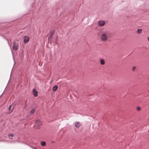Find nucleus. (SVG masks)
I'll list each match as a JSON object with an SVG mask.
<instances>
[{
    "mask_svg": "<svg viewBox=\"0 0 149 149\" xmlns=\"http://www.w3.org/2000/svg\"><path fill=\"white\" fill-rule=\"evenodd\" d=\"M35 112V110L33 109H32L31 110L30 112L31 113L33 114Z\"/></svg>",
    "mask_w": 149,
    "mask_h": 149,
    "instance_id": "obj_15",
    "label": "nucleus"
},
{
    "mask_svg": "<svg viewBox=\"0 0 149 149\" xmlns=\"http://www.w3.org/2000/svg\"><path fill=\"white\" fill-rule=\"evenodd\" d=\"M33 96L35 97H37L38 95V91L35 89L33 90Z\"/></svg>",
    "mask_w": 149,
    "mask_h": 149,
    "instance_id": "obj_6",
    "label": "nucleus"
},
{
    "mask_svg": "<svg viewBox=\"0 0 149 149\" xmlns=\"http://www.w3.org/2000/svg\"><path fill=\"white\" fill-rule=\"evenodd\" d=\"M141 109V107H137V110H138V111H139Z\"/></svg>",
    "mask_w": 149,
    "mask_h": 149,
    "instance_id": "obj_16",
    "label": "nucleus"
},
{
    "mask_svg": "<svg viewBox=\"0 0 149 149\" xmlns=\"http://www.w3.org/2000/svg\"><path fill=\"white\" fill-rule=\"evenodd\" d=\"M42 123L39 119H38L35 122V124L33 126L35 127V128L40 129L42 126Z\"/></svg>",
    "mask_w": 149,
    "mask_h": 149,
    "instance_id": "obj_1",
    "label": "nucleus"
},
{
    "mask_svg": "<svg viewBox=\"0 0 149 149\" xmlns=\"http://www.w3.org/2000/svg\"><path fill=\"white\" fill-rule=\"evenodd\" d=\"M41 145L42 146H45L46 145V143L45 141H42L41 143Z\"/></svg>",
    "mask_w": 149,
    "mask_h": 149,
    "instance_id": "obj_10",
    "label": "nucleus"
},
{
    "mask_svg": "<svg viewBox=\"0 0 149 149\" xmlns=\"http://www.w3.org/2000/svg\"><path fill=\"white\" fill-rule=\"evenodd\" d=\"M148 41L149 42V36L148 38Z\"/></svg>",
    "mask_w": 149,
    "mask_h": 149,
    "instance_id": "obj_18",
    "label": "nucleus"
},
{
    "mask_svg": "<svg viewBox=\"0 0 149 149\" xmlns=\"http://www.w3.org/2000/svg\"><path fill=\"white\" fill-rule=\"evenodd\" d=\"M105 23V21H99L98 22V25L100 26H102L104 25Z\"/></svg>",
    "mask_w": 149,
    "mask_h": 149,
    "instance_id": "obj_7",
    "label": "nucleus"
},
{
    "mask_svg": "<svg viewBox=\"0 0 149 149\" xmlns=\"http://www.w3.org/2000/svg\"><path fill=\"white\" fill-rule=\"evenodd\" d=\"M75 126L76 127H79L80 126V123L79 122L76 123L75 124Z\"/></svg>",
    "mask_w": 149,
    "mask_h": 149,
    "instance_id": "obj_12",
    "label": "nucleus"
},
{
    "mask_svg": "<svg viewBox=\"0 0 149 149\" xmlns=\"http://www.w3.org/2000/svg\"><path fill=\"white\" fill-rule=\"evenodd\" d=\"M100 63L102 65H103L104 64V60L102 59H101L100 61Z\"/></svg>",
    "mask_w": 149,
    "mask_h": 149,
    "instance_id": "obj_14",
    "label": "nucleus"
},
{
    "mask_svg": "<svg viewBox=\"0 0 149 149\" xmlns=\"http://www.w3.org/2000/svg\"><path fill=\"white\" fill-rule=\"evenodd\" d=\"M101 38L102 41H106L107 39V35L105 33H102L101 36Z\"/></svg>",
    "mask_w": 149,
    "mask_h": 149,
    "instance_id": "obj_2",
    "label": "nucleus"
},
{
    "mask_svg": "<svg viewBox=\"0 0 149 149\" xmlns=\"http://www.w3.org/2000/svg\"><path fill=\"white\" fill-rule=\"evenodd\" d=\"M136 68L135 67H134L132 68V70L133 71H134V70Z\"/></svg>",
    "mask_w": 149,
    "mask_h": 149,
    "instance_id": "obj_17",
    "label": "nucleus"
},
{
    "mask_svg": "<svg viewBox=\"0 0 149 149\" xmlns=\"http://www.w3.org/2000/svg\"><path fill=\"white\" fill-rule=\"evenodd\" d=\"M50 36H49L47 38V40L48 42H49L50 39L52 37L53 35H54V31H50Z\"/></svg>",
    "mask_w": 149,
    "mask_h": 149,
    "instance_id": "obj_5",
    "label": "nucleus"
},
{
    "mask_svg": "<svg viewBox=\"0 0 149 149\" xmlns=\"http://www.w3.org/2000/svg\"><path fill=\"white\" fill-rule=\"evenodd\" d=\"M29 40V37L27 36H25L24 37V42L26 43L28 42Z\"/></svg>",
    "mask_w": 149,
    "mask_h": 149,
    "instance_id": "obj_4",
    "label": "nucleus"
},
{
    "mask_svg": "<svg viewBox=\"0 0 149 149\" xmlns=\"http://www.w3.org/2000/svg\"><path fill=\"white\" fill-rule=\"evenodd\" d=\"M18 42L16 41L13 42V49L15 50H17L18 49Z\"/></svg>",
    "mask_w": 149,
    "mask_h": 149,
    "instance_id": "obj_3",
    "label": "nucleus"
},
{
    "mask_svg": "<svg viewBox=\"0 0 149 149\" xmlns=\"http://www.w3.org/2000/svg\"><path fill=\"white\" fill-rule=\"evenodd\" d=\"M58 88V86L57 85H54L53 87V90L54 91H56Z\"/></svg>",
    "mask_w": 149,
    "mask_h": 149,
    "instance_id": "obj_9",
    "label": "nucleus"
},
{
    "mask_svg": "<svg viewBox=\"0 0 149 149\" xmlns=\"http://www.w3.org/2000/svg\"><path fill=\"white\" fill-rule=\"evenodd\" d=\"M11 107H12V105H10L8 107V109L9 111V113H11L12 112L13 110V109L14 108V106L12 108V109L11 110Z\"/></svg>",
    "mask_w": 149,
    "mask_h": 149,
    "instance_id": "obj_8",
    "label": "nucleus"
},
{
    "mask_svg": "<svg viewBox=\"0 0 149 149\" xmlns=\"http://www.w3.org/2000/svg\"><path fill=\"white\" fill-rule=\"evenodd\" d=\"M142 31V29H138L137 30L136 32L138 34H140L141 33V32Z\"/></svg>",
    "mask_w": 149,
    "mask_h": 149,
    "instance_id": "obj_13",
    "label": "nucleus"
},
{
    "mask_svg": "<svg viewBox=\"0 0 149 149\" xmlns=\"http://www.w3.org/2000/svg\"><path fill=\"white\" fill-rule=\"evenodd\" d=\"M9 138L10 139H12L13 137L14 136L13 134H8Z\"/></svg>",
    "mask_w": 149,
    "mask_h": 149,
    "instance_id": "obj_11",
    "label": "nucleus"
}]
</instances>
